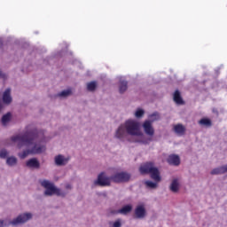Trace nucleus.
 <instances>
[{
	"label": "nucleus",
	"instance_id": "a211bd4d",
	"mask_svg": "<svg viewBox=\"0 0 227 227\" xmlns=\"http://www.w3.org/2000/svg\"><path fill=\"white\" fill-rule=\"evenodd\" d=\"M174 132L178 136H184L185 134V127L182 124H177L174 126Z\"/></svg>",
	"mask_w": 227,
	"mask_h": 227
},
{
	"label": "nucleus",
	"instance_id": "39448f33",
	"mask_svg": "<svg viewBox=\"0 0 227 227\" xmlns=\"http://www.w3.org/2000/svg\"><path fill=\"white\" fill-rule=\"evenodd\" d=\"M33 219V213L26 212L20 214L16 218L12 219L10 222L12 226H19V224H25L27 221H31Z\"/></svg>",
	"mask_w": 227,
	"mask_h": 227
},
{
	"label": "nucleus",
	"instance_id": "c85d7f7f",
	"mask_svg": "<svg viewBox=\"0 0 227 227\" xmlns=\"http://www.w3.org/2000/svg\"><path fill=\"white\" fill-rule=\"evenodd\" d=\"M8 155H9L8 150H6V149L0 150V159H6V157H8Z\"/></svg>",
	"mask_w": 227,
	"mask_h": 227
},
{
	"label": "nucleus",
	"instance_id": "cd10ccee",
	"mask_svg": "<svg viewBox=\"0 0 227 227\" xmlns=\"http://www.w3.org/2000/svg\"><path fill=\"white\" fill-rule=\"evenodd\" d=\"M109 225L111 227H121V219H117L115 222H110Z\"/></svg>",
	"mask_w": 227,
	"mask_h": 227
},
{
	"label": "nucleus",
	"instance_id": "1a4fd4ad",
	"mask_svg": "<svg viewBox=\"0 0 227 227\" xmlns=\"http://www.w3.org/2000/svg\"><path fill=\"white\" fill-rule=\"evenodd\" d=\"M142 127L145 134L149 137V138L145 139H147L148 143H150V141H152V137L155 136V129H153V125L152 122H150V121H145Z\"/></svg>",
	"mask_w": 227,
	"mask_h": 227
},
{
	"label": "nucleus",
	"instance_id": "393cba45",
	"mask_svg": "<svg viewBox=\"0 0 227 227\" xmlns=\"http://www.w3.org/2000/svg\"><path fill=\"white\" fill-rule=\"evenodd\" d=\"M88 91H95L97 90V82H90L87 83Z\"/></svg>",
	"mask_w": 227,
	"mask_h": 227
},
{
	"label": "nucleus",
	"instance_id": "7ed1b4c3",
	"mask_svg": "<svg viewBox=\"0 0 227 227\" xmlns=\"http://www.w3.org/2000/svg\"><path fill=\"white\" fill-rule=\"evenodd\" d=\"M139 171L141 175H151V178L153 181L146 180L144 182L145 187L147 189H157L159 187V182H160V172L159 171V168L155 167V164L153 162H146L140 166Z\"/></svg>",
	"mask_w": 227,
	"mask_h": 227
},
{
	"label": "nucleus",
	"instance_id": "9b49d317",
	"mask_svg": "<svg viewBox=\"0 0 227 227\" xmlns=\"http://www.w3.org/2000/svg\"><path fill=\"white\" fill-rule=\"evenodd\" d=\"M26 166L30 169H40V161L36 158H32L27 160Z\"/></svg>",
	"mask_w": 227,
	"mask_h": 227
},
{
	"label": "nucleus",
	"instance_id": "2eb2a0df",
	"mask_svg": "<svg viewBox=\"0 0 227 227\" xmlns=\"http://www.w3.org/2000/svg\"><path fill=\"white\" fill-rule=\"evenodd\" d=\"M224 173H227V165H223L211 170V175H224Z\"/></svg>",
	"mask_w": 227,
	"mask_h": 227
},
{
	"label": "nucleus",
	"instance_id": "4468645a",
	"mask_svg": "<svg viewBox=\"0 0 227 227\" xmlns=\"http://www.w3.org/2000/svg\"><path fill=\"white\" fill-rule=\"evenodd\" d=\"M12 90L6 89L3 94L4 104H12Z\"/></svg>",
	"mask_w": 227,
	"mask_h": 227
},
{
	"label": "nucleus",
	"instance_id": "f03ea898",
	"mask_svg": "<svg viewBox=\"0 0 227 227\" xmlns=\"http://www.w3.org/2000/svg\"><path fill=\"white\" fill-rule=\"evenodd\" d=\"M127 135L132 137L133 143L148 145V139H146L145 133L141 130V124L134 119L127 120L115 131V137L120 141H125Z\"/></svg>",
	"mask_w": 227,
	"mask_h": 227
},
{
	"label": "nucleus",
	"instance_id": "4be33fe9",
	"mask_svg": "<svg viewBox=\"0 0 227 227\" xmlns=\"http://www.w3.org/2000/svg\"><path fill=\"white\" fill-rule=\"evenodd\" d=\"M12 120V114L8 113L6 114H4L2 117V124L6 127V125H8V123H10V121Z\"/></svg>",
	"mask_w": 227,
	"mask_h": 227
},
{
	"label": "nucleus",
	"instance_id": "aec40b11",
	"mask_svg": "<svg viewBox=\"0 0 227 227\" xmlns=\"http://www.w3.org/2000/svg\"><path fill=\"white\" fill-rule=\"evenodd\" d=\"M148 120H146L145 121H150V123H153V121H159V120H160V115H159V113H153V114H150L148 116Z\"/></svg>",
	"mask_w": 227,
	"mask_h": 227
},
{
	"label": "nucleus",
	"instance_id": "412c9836",
	"mask_svg": "<svg viewBox=\"0 0 227 227\" xmlns=\"http://www.w3.org/2000/svg\"><path fill=\"white\" fill-rule=\"evenodd\" d=\"M27 148L28 149L24 150L23 152L18 153V157H20V159H26L27 155H31V153H33L31 152V147H27Z\"/></svg>",
	"mask_w": 227,
	"mask_h": 227
},
{
	"label": "nucleus",
	"instance_id": "bb28decb",
	"mask_svg": "<svg viewBox=\"0 0 227 227\" xmlns=\"http://www.w3.org/2000/svg\"><path fill=\"white\" fill-rule=\"evenodd\" d=\"M70 95H72V89H67V90H62L59 94V97H70Z\"/></svg>",
	"mask_w": 227,
	"mask_h": 227
},
{
	"label": "nucleus",
	"instance_id": "0eeeda50",
	"mask_svg": "<svg viewBox=\"0 0 227 227\" xmlns=\"http://www.w3.org/2000/svg\"><path fill=\"white\" fill-rule=\"evenodd\" d=\"M129 180H130V175L129 172H117L112 176V182H114L115 184H123L125 182H129Z\"/></svg>",
	"mask_w": 227,
	"mask_h": 227
},
{
	"label": "nucleus",
	"instance_id": "f3484780",
	"mask_svg": "<svg viewBox=\"0 0 227 227\" xmlns=\"http://www.w3.org/2000/svg\"><path fill=\"white\" fill-rule=\"evenodd\" d=\"M169 189L172 192H178L180 191V183L178 179H174L170 184Z\"/></svg>",
	"mask_w": 227,
	"mask_h": 227
},
{
	"label": "nucleus",
	"instance_id": "6e6552de",
	"mask_svg": "<svg viewBox=\"0 0 227 227\" xmlns=\"http://www.w3.org/2000/svg\"><path fill=\"white\" fill-rule=\"evenodd\" d=\"M135 219H145L146 215H148V212L146 211V204L139 203L136 206L134 210Z\"/></svg>",
	"mask_w": 227,
	"mask_h": 227
},
{
	"label": "nucleus",
	"instance_id": "f8f14e48",
	"mask_svg": "<svg viewBox=\"0 0 227 227\" xmlns=\"http://www.w3.org/2000/svg\"><path fill=\"white\" fill-rule=\"evenodd\" d=\"M167 162H168L170 166H180V156L177 154H170L167 159Z\"/></svg>",
	"mask_w": 227,
	"mask_h": 227
},
{
	"label": "nucleus",
	"instance_id": "9d476101",
	"mask_svg": "<svg viewBox=\"0 0 227 227\" xmlns=\"http://www.w3.org/2000/svg\"><path fill=\"white\" fill-rule=\"evenodd\" d=\"M69 161L70 157H66L63 154H59L54 157L55 165L59 167L67 166V164H68Z\"/></svg>",
	"mask_w": 227,
	"mask_h": 227
},
{
	"label": "nucleus",
	"instance_id": "423d86ee",
	"mask_svg": "<svg viewBox=\"0 0 227 227\" xmlns=\"http://www.w3.org/2000/svg\"><path fill=\"white\" fill-rule=\"evenodd\" d=\"M113 182V176H108L106 173H101L98 176L97 180L93 182V185H99L100 187H109Z\"/></svg>",
	"mask_w": 227,
	"mask_h": 227
},
{
	"label": "nucleus",
	"instance_id": "dca6fc26",
	"mask_svg": "<svg viewBox=\"0 0 227 227\" xmlns=\"http://www.w3.org/2000/svg\"><path fill=\"white\" fill-rule=\"evenodd\" d=\"M19 162V160H17V157L15 156H10L6 158V164L10 168H15Z\"/></svg>",
	"mask_w": 227,
	"mask_h": 227
},
{
	"label": "nucleus",
	"instance_id": "f257e3e1",
	"mask_svg": "<svg viewBox=\"0 0 227 227\" xmlns=\"http://www.w3.org/2000/svg\"><path fill=\"white\" fill-rule=\"evenodd\" d=\"M11 141L12 143H18V148L26 146V148H30L33 154L38 155L47 150L45 143L49 141V138L45 137L43 130L38 131L35 128L31 129L27 128L24 133L12 136Z\"/></svg>",
	"mask_w": 227,
	"mask_h": 227
},
{
	"label": "nucleus",
	"instance_id": "2f4dec72",
	"mask_svg": "<svg viewBox=\"0 0 227 227\" xmlns=\"http://www.w3.org/2000/svg\"><path fill=\"white\" fill-rule=\"evenodd\" d=\"M66 189H68V190L72 189V184H66Z\"/></svg>",
	"mask_w": 227,
	"mask_h": 227
},
{
	"label": "nucleus",
	"instance_id": "a878e982",
	"mask_svg": "<svg viewBox=\"0 0 227 227\" xmlns=\"http://www.w3.org/2000/svg\"><path fill=\"white\" fill-rule=\"evenodd\" d=\"M135 118H143L145 116V110L137 108L134 114Z\"/></svg>",
	"mask_w": 227,
	"mask_h": 227
},
{
	"label": "nucleus",
	"instance_id": "5701e85b",
	"mask_svg": "<svg viewBox=\"0 0 227 227\" xmlns=\"http://www.w3.org/2000/svg\"><path fill=\"white\" fill-rule=\"evenodd\" d=\"M199 123L202 127H212V121H210V119L203 118L200 121H199Z\"/></svg>",
	"mask_w": 227,
	"mask_h": 227
},
{
	"label": "nucleus",
	"instance_id": "20e7f679",
	"mask_svg": "<svg viewBox=\"0 0 227 227\" xmlns=\"http://www.w3.org/2000/svg\"><path fill=\"white\" fill-rule=\"evenodd\" d=\"M39 184L45 189L44 191V196H62V198H65L67 196V193L61 189L56 187V185L53 184L52 182L47 180V179H41L39 180Z\"/></svg>",
	"mask_w": 227,
	"mask_h": 227
},
{
	"label": "nucleus",
	"instance_id": "b1692460",
	"mask_svg": "<svg viewBox=\"0 0 227 227\" xmlns=\"http://www.w3.org/2000/svg\"><path fill=\"white\" fill-rule=\"evenodd\" d=\"M128 90V83L127 81H121L119 84V91L120 93H123Z\"/></svg>",
	"mask_w": 227,
	"mask_h": 227
},
{
	"label": "nucleus",
	"instance_id": "6ab92c4d",
	"mask_svg": "<svg viewBox=\"0 0 227 227\" xmlns=\"http://www.w3.org/2000/svg\"><path fill=\"white\" fill-rule=\"evenodd\" d=\"M174 102H176V104H178L179 106H182V104H184V99L182 98V95L180 94L179 90H176L174 92Z\"/></svg>",
	"mask_w": 227,
	"mask_h": 227
},
{
	"label": "nucleus",
	"instance_id": "c756f323",
	"mask_svg": "<svg viewBox=\"0 0 227 227\" xmlns=\"http://www.w3.org/2000/svg\"><path fill=\"white\" fill-rule=\"evenodd\" d=\"M10 222H8V220H4V219H0V227H8L10 226Z\"/></svg>",
	"mask_w": 227,
	"mask_h": 227
},
{
	"label": "nucleus",
	"instance_id": "7c9ffc66",
	"mask_svg": "<svg viewBox=\"0 0 227 227\" xmlns=\"http://www.w3.org/2000/svg\"><path fill=\"white\" fill-rule=\"evenodd\" d=\"M0 77L2 79H5L6 78V74H4V73H3V71H0Z\"/></svg>",
	"mask_w": 227,
	"mask_h": 227
},
{
	"label": "nucleus",
	"instance_id": "ddd939ff",
	"mask_svg": "<svg viewBox=\"0 0 227 227\" xmlns=\"http://www.w3.org/2000/svg\"><path fill=\"white\" fill-rule=\"evenodd\" d=\"M132 212V205L129 204L122 207L121 209L113 212V214H121L122 215H127V214H130Z\"/></svg>",
	"mask_w": 227,
	"mask_h": 227
}]
</instances>
